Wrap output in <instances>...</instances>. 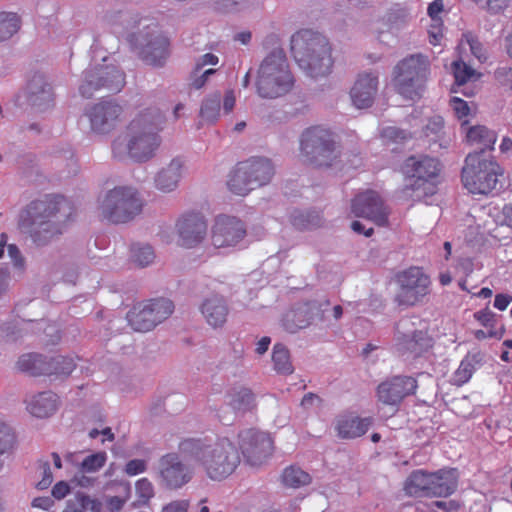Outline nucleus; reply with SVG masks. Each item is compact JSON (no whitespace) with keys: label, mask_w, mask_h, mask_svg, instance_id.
Segmentation results:
<instances>
[{"label":"nucleus","mask_w":512,"mask_h":512,"mask_svg":"<svg viewBox=\"0 0 512 512\" xmlns=\"http://www.w3.org/2000/svg\"><path fill=\"white\" fill-rule=\"evenodd\" d=\"M165 123L164 113L156 106L140 109L124 131L112 142L115 158H131L137 162L151 159L161 144L160 132Z\"/></svg>","instance_id":"obj_1"},{"label":"nucleus","mask_w":512,"mask_h":512,"mask_svg":"<svg viewBox=\"0 0 512 512\" xmlns=\"http://www.w3.org/2000/svg\"><path fill=\"white\" fill-rule=\"evenodd\" d=\"M72 214L69 202L60 196L31 203L22 210L18 228L37 245H45L63 232Z\"/></svg>","instance_id":"obj_2"},{"label":"nucleus","mask_w":512,"mask_h":512,"mask_svg":"<svg viewBox=\"0 0 512 512\" xmlns=\"http://www.w3.org/2000/svg\"><path fill=\"white\" fill-rule=\"evenodd\" d=\"M105 19L119 33L129 32L138 26V31L132 32L129 40L139 58L153 67H162L166 63L169 57V41L156 24L137 20L128 11L109 12Z\"/></svg>","instance_id":"obj_3"},{"label":"nucleus","mask_w":512,"mask_h":512,"mask_svg":"<svg viewBox=\"0 0 512 512\" xmlns=\"http://www.w3.org/2000/svg\"><path fill=\"white\" fill-rule=\"evenodd\" d=\"M179 449L213 481L227 479L240 464L239 451L227 438L210 442L196 439L185 440L181 442Z\"/></svg>","instance_id":"obj_4"},{"label":"nucleus","mask_w":512,"mask_h":512,"mask_svg":"<svg viewBox=\"0 0 512 512\" xmlns=\"http://www.w3.org/2000/svg\"><path fill=\"white\" fill-rule=\"evenodd\" d=\"M291 52L299 65L310 77L328 75L333 66L332 48L321 33L303 29L291 38Z\"/></svg>","instance_id":"obj_5"},{"label":"nucleus","mask_w":512,"mask_h":512,"mask_svg":"<svg viewBox=\"0 0 512 512\" xmlns=\"http://www.w3.org/2000/svg\"><path fill=\"white\" fill-rule=\"evenodd\" d=\"M293 77L282 51H273L261 63L256 81L257 94L261 98L275 99L288 93Z\"/></svg>","instance_id":"obj_6"},{"label":"nucleus","mask_w":512,"mask_h":512,"mask_svg":"<svg viewBox=\"0 0 512 512\" xmlns=\"http://www.w3.org/2000/svg\"><path fill=\"white\" fill-rule=\"evenodd\" d=\"M430 75V62L423 54H412L400 60L393 68V84L406 99L421 97Z\"/></svg>","instance_id":"obj_7"},{"label":"nucleus","mask_w":512,"mask_h":512,"mask_svg":"<svg viewBox=\"0 0 512 512\" xmlns=\"http://www.w3.org/2000/svg\"><path fill=\"white\" fill-rule=\"evenodd\" d=\"M143 201L138 191L129 186H118L108 190L98 200L100 216L115 224L127 223L139 215Z\"/></svg>","instance_id":"obj_8"},{"label":"nucleus","mask_w":512,"mask_h":512,"mask_svg":"<svg viewBox=\"0 0 512 512\" xmlns=\"http://www.w3.org/2000/svg\"><path fill=\"white\" fill-rule=\"evenodd\" d=\"M501 174V167L492 158L478 152L470 153L462 169V182L472 194H488L496 188Z\"/></svg>","instance_id":"obj_9"},{"label":"nucleus","mask_w":512,"mask_h":512,"mask_svg":"<svg viewBox=\"0 0 512 512\" xmlns=\"http://www.w3.org/2000/svg\"><path fill=\"white\" fill-rule=\"evenodd\" d=\"M404 173L408 177L407 189L411 196L420 200L436 192L439 182L440 164L437 159L428 156H411L404 164Z\"/></svg>","instance_id":"obj_10"},{"label":"nucleus","mask_w":512,"mask_h":512,"mask_svg":"<svg viewBox=\"0 0 512 512\" xmlns=\"http://www.w3.org/2000/svg\"><path fill=\"white\" fill-rule=\"evenodd\" d=\"M273 175L274 167L269 159L251 158L237 164L230 174L228 187L237 195H246L269 183Z\"/></svg>","instance_id":"obj_11"},{"label":"nucleus","mask_w":512,"mask_h":512,"mask_svg":"<svg viewBox=\"0 0 512 512\" xmlns=\"http://www.w3.org/2000/svg\"><path fill=\"white\" fill-rule=\"evenodd\" d=\"M300 148L310 161L319 166H329L340 156L336 136L323 126L304 130L300 138Z\"/></svg>","instance_id":"obj_12"},{"label":"nucleus","mask_w":512,"mask_h":512,"mask_svg":"<svg viewBox=\"0 0 512 512\" xmlns=\"http://www.w3.org/2000/svg\"><path fill=\"white\" fill-rule=\"evenodd\" d=\"M246 236V225L240 218L225 213L214 216L209 230V241L213 248L233 251L242 244Z\"/></svg>","instance_id":"obj_13"},{"label":"nucleus","mask_w":512,"mask_h":512,"mask_svg":"<svg viewBox=\"0 0 512 512\" xmlns=\"http://www.w3.org/2000/svg\"><path fill=\"white\" fill-rule=\"evenodd\" d=\"M125 84V75L122 70L113 64H95L89 66L84 72L79 92L83 97L90 98L100 90L119 92Z\"/></svg>","instance_id":"obj_14"},{"label":"nucleus","mask_w":512,"mask_h":512,"mask_svg":"<svg viewBox=\"0 0 512 512\" xmlns=\"http://www.w3.org/2000/svg\"><path fill=\"white\" fill-rule=\"evenodd\" d=\"M194 466L176 452L162 455L157 463V479L160 486L167 490H179L190 483L194 477Z\"/></svg>","instance_id":"obj_15"},{"label":"nucleus","mask_w":512,"mask_h":512,"mask_svg":"<svg viewBox=\"0 0 512 512\" xmlns=\"http://www.w3.org/2000/svg\"><path fill=\"white\" fill-rule=\"evenodd\" d=\"M173 310L174 305L169 299L151 300L134 305L127 314V320L135 331L146 332L167 319Z\"/></svg>","instance_id":"obj_16"},{"label":"nucleus","mask_w":512,"mask_h":512,"mask_svg":"<svg viewBox=\"0 0 512 512\" xmlns=\"http://www.w3.org/2000/svg\"><path fill=\"white\" fill-rule=\"evenodd\" d=\"M84 117L93 134L108 135L123 121L124 107L115 100L100 101L88 106Z\"/></svg>","instance_id":"obj_17"},{"label":"nucleus","mask_w":512,"mask_h":512,"mask_svg":"<svg viewBox=\"0 0 512 512\" xmlns=\"http://www.w3.org/2000/svg\"><path fill=\"white\" fill-rule=\"evenodd\" d=\"M399 290L396 300L400 305L413 306L429 293L430 279L418 267H411L397 276Z\"/></svg>","instance_id":"obj_18"},{"label":"nucleus","mask_w":512,"mask_h":512,"mask_svg":"<svg viewBox=\"0 0 512 512\" xmlns=\"http://www.w3.org/2000/svg\"><path fill=\"white\" fill-rule=\"evenodd\" d=\"M329 306L330 303L327 300L300 304L284 315L282 326L286 331L295 333L299 329L308 327L314 319L324 321L327 319L326 313L329 311Z\"/></svg>","instance_id":"obj_19"},{"label":"nucleus","mask_w":512,"mask_h":512,"mask_svg":"<svg viewBox=\"0 0 512 512\" xmlns=\"http://www.w3.org/2000/svg\"><path fill=\"white\" fill-rule=\"evenodd\" d=\"M238 437L239 447L250 465H261L272 454L273 442L267 433L248 429L240 432Z\"/></svg>","instance_id":"obj_20"},{"label":"nucleus","mask_w":512,"mask_h":512,"mask_svg":"<svg viewBox=\"0 0 512 512\" xmlns=\"http://www.w3.org/2000/svg\"><path fill=\"white\" fill-rule=\"evenodd\" d=\"M179 244L193 248L201 244L207 235V221L203 214L191 212L183 215L176 223Z\"/></svg>","instance_id":"obj_21"},{"label":"nucleus","mask_w":512,"mask_h":512,"mask_svg":"<svg viewBox=\"0 0 512 512\" xmlns=\"http://www.w3.org/2000/svg\"><path fill=\"white\" fill-rule=\"evenodd\" d=\"M351 211L356 217L369 219L379 226L387 223L388 211L380 196L374 191L357 195L352 201Z\"/></svg>","instance_id":"obj_22"},{"label":"nucleus","mask_w":512,"mask_h":512,"mask_svg":"<svg viewBox=\"0 0 512 512\" xmlns=\"http://www.w3.org/2000/svg\"><path fill=\"white\" fill-rule=\"evenodd\" d=\"M417 388L416 380L408 376H397L382 382L377 388L378 400L389 406H397L407 395Z\"/></svg>","instance_id":"obj_23"},{"label":"nucleus","mask_w":512,"mask_h":512,"mask_svg":"<svg viewBox=\"0 0 512 512\" xmlns=\"http://www.w3.org/2000/svg\"><path fill=\"white\" fill-rule=\"evenodd\" d=\"M25 97L28 105L39 112L51 108L54 104L52 86L41 74L33 75L28 81Z\"/></svg>","instance_id":"obj_24"},{"label":"nucleus","mask_w":512,"mask_h":512,"mask_svg":"<svg viewBox=\"0 0 512 512\" xmlns=\"http://www.w3.org/2000/svg\"><path fill=\"white\" fill-rule=\"evenodd\" d=\"M378 91V75L375 72L360 73L350 90V97L359 109L370 107Z\"/></svg>","instance_id":"obj_25"},{"label":"nucleus","mask_w":512,"mask_h":512,"mask_svg":"<svg viewBox=\"0 0 512 512\" xmlns=\"http://www.w3.org/2000/svg\"><path fill=\"white\" fill-rule=\"evenodd\" d=\"M200 312L210 327L214 329L221 328L227 322L229 306L223 296L211 294L203 299Z\"/></svg>","instance_id":"obj_26"},{"label":"nucleus","mask_w":512,"mask_h":512,"mask_svg":"<svg viewBox=\"0 0 512 512\" xmlns=\"http://www.w3.org/2000/svg\"><path fill=\"white\" fill-rule=\"evenodd\" d=\"M186 171V162L182 157H175L163 166L155 175V187L163 192L174 191Z\"/></svg>","instance_id":"obj_27"},{"label":"nucleus","mask_w":512,"mask_h":512,"mask_svg":"<svg viewBox=\"0 0 512 512\" xmlns=\"http://www.w3.org/2000/svg\"><path fill=\"white\" fill-rule=\"evenodd\" d=\"M429 484L432 489L430 497H448L453 494L458 486V473L456 469H441L436 472H428Z\"/></svg>","instance_id":"obj_28"},{"label":"nucleus","mask_w":512,"mask_h":512,"mask_svg":"<svg viewBox=\"0 0 512 512\" xmlns=\"http://www.w3.org/2000/svg\"><path fill=\"white\" fill-rule=\"evenodd\" d=\"M58 407V397L53 392H41L27 400V410L38 418L52 415Z\"/></svg>","instance_id":"obj_29"},{"label":"nucleus","mask_w":512,"mask_h":512,"mask_svg":"<svg viewBox=\"0 0 512 512\" xmlns=\"http://www.w3.org/2000/svg\"><path fill=\"white\" fill-rule=\"evenodd\" d=\"M371 420L352 415L341 416L336 421V430L341 438H355L366 433Z\"/></svg>","instance_id":"obj_30"},{"label":"nucleus","mask_w":512,"mask_h":512,"mask_svg":"<svg viewBox=\"0 0 512 512\" xmlns=\"http://www.w3.org/2000/svg\"><path fill=\"white\" fill-rule=\"evenodd\" d=\"M484 362V354L480 351L468 353L461 361L459 367L453 375V383L461 386L467 383L473 373L478 370Z\"/></svg>","instance_id":"obj_31"},{"label":"nucleus","mask_w":512,"mask_h":512,"mask_svg":"<svg viewBox=\"0 0 512 512\" xmlns=\"http://www.w3.org/2000/svg\"><path fill=\"white\" fill-rule=\"evenodd\" d=\"M464 132L466 134L467 142L475 149H479L483 152L494 148L497 136L494 131L487 127L476 125L468 129H464Z\"/></svg>","instance_id":"obj_32"},{"label":"nucleus","mask_w":512,"mask_h":512,"mask_svg":"<svg viewBox=\"0 0 512 512\" xmlns=\"http://www.w3.org/2000/svg\"><path fill=\"white\" fill-rule=\"evenodd\" d=\"M430 476L428 472L422 469L413 471L406 479L404 490L407 495L413 497H430L432 491Z\"/></svg>","instance_id":"obj_33"},{"label":"nucleus","mask_w":512,"mask_h":512,"mask_svg":"<svg viewBox=\"0 0 512 512\" xmlns=\"http://www.w3.org/2000/svg\"><path fill=\"white\" fill-rule=\"evenodd\" d=\"M289 222L297 230L308 231L322 226L323 219L315 211L292 210L289 213Z\"/></svg>","instance_id":"obj_34"},{"label":"nucleus","mask_w":512,"mask_h":512,"mask_svg":"<svg viewBox=\"0 0 512 512\" xmlns=\"http://www.w3.org/2000/svg\"><path fill=\"white\" fill-rule=\"evenodd\" d=\"M398 340L400 341L398 344L400 350L409 351L414 355L421 354L429 346L430 342L422 331L404 333Z\"/></svg>","instance_id":"obj_35"},{"label":"nucleus","mask_w":512,"mask_h":512,"mask_svg":"<svg viewBox=\"0 0 512 512\" xmlns=\"http://www.w3.org/2000/svg\"><path fill=\"white\" fill-rule=\"evenodd\" d=\"M48 361L49 360L44 358L42 355L29 353L22 355L19 358L17 367L21 371L29 373L33 376L46 375Z\"/></svg>","instance_id":"obj_36"},{"label":"nucleus","mask_w":512,"mask_h":512,"mask_svg":"<svg viewBox=\"0 0 512 512\" xmlns=\"http://www.w3.org/2000/svg\"><path fill=\"white\" fill-rule=\"evenodd\" d=\"M281 481L284 486L297 489L310 484L311 476L301 467L291 465L283 470Z\"/></svg>","instance_id":"obj_37"},{"label":"nucleus","mask_w":512,"mask_h":512,"mask_svg":"<svg viewBox=\"0 0 512 512\" xmlns=\"http://www.w3.org/2000/svg\"><path fill=\"white\" fill-rule=\"evenodd\" d=\"M221 99L222 96L219 92L207 95L200 107L201 118L210 123L216 122L221 115Z\"/></svg>","instance_id":"obj_38"},{"label":"nucleus","mask_w":512,"mask_h":512,"mask_svg":"<svg viewBox=\"0 0 512 512\" xmlns=\"http://www.w3.org/2000/svg\"><path fill=\"white\" fill-rule=\"evenodd\" d=\"M272 363L274 370L279 374L289 375L294 371L289 350L281 343H277L273 347Z\"/></svg>","instance_id":"obj_39"},{"label":"nucleus","mask_w":512,"mask_h":512,"mask_svg":"<svg viewBox=\"0 0 512 512\" xmlns=\"http://www.w3.org/2000/svg\"><path fill=\"white\" fill-rule=\"evenodd\" d=\"M228 404L238 411L249 410L254 404V395L250 389L238 387L233 389L228 395Z\"/></svg>","instance_id":"obj_40"},{"label":"nucleus","mask_w":512,"mask_h":512,"mask_svg":"<svg viewBox=\"0 0 512 512\" xmlns=\"http://www.w3.org/2000/svg\"><path fill=\"white\" fill-rule=\"evenodd\" d=\"M452 71L455 77V84L461 87L466 83L477 81L481 74L466 64L462 59L455 60L452 63Z\"/></svg>","instance_id":"obj_41"},{"label":"nucleus","mask_w":512,"mask_h":512,"mask_svg":"<svg viewBox=\"0 0 512 512\" xmlns=\"http://www.w3.org/2000/svg\"><path fill=\"white\" fill-rule=\"evenodd\" d=\"M73 358L65 356H55L49 359L47 366V374L49 376L66 377L75 369Z\"/></svg>","instance_id":"obj_42"},{"label":"nucleus","mask_w":512,"mask_h":512,"mask_svg":"<svg viewBox=\"0 0 512 512\" xmlns=\"http://www.w3.org/2000/svg\"><path fill=\"white\" fill-rule=\"evenodd\" d=\"M411 20L410 14L402 8L391 10L386 16V23L391 33H398L405 29Z\"/></svg>","instance_id":"obj_43"},{"label":"nucleus","mask_w":512,"mask_h":512,"mask_svg":"<svg viewBox=\"0 0 512 512\" xmlns=\"http://www.w3.org/2000/svg\"><path fill=\"white\" fill-rule=\"evenodd\" d=\"M20 28V19L13 12H0V41L13 36Z\"/></svg>","instance_id":"obj_44"},{"label":"nucleus","mask_w":512,"mask_h":512,"mask_svg":"<svg viewBox=\"0 0 512 512\" xmlns=\"http://www.w3.org/2000/svg\"><path fill=\"white\" fill-rule=\"evenodd\" d=\"M131 258L138 266L145 267L153 263L155 253L148 244H134L131 249Z\"/></svg>","instance_id":"obj_45"},{"label":"nucleus","mask_w":512,"mask_h":512,"mask_svg":"<svg viewBox=\"0 0 512 512\" xmlns=\"http://www.w3.org/2000/svg\"><path fill=\"white\" fill-rule=\"evenodd\" d=\"M465 50H469L471 54L481 62L487 59L485 49L472 34L464 35L459 44V51Z\"/></svg>","instance_id":"obj_46"},{"label":"nucleus","mask_w":512,"mask_h":512,"mask_svg":"<svg viewBox=\"0 0 512 512\" xmlns=\"http://www.w3.org/2000/svg\"><path fill=\"white\" fill-rule=\"evenodd\" d=\"M107 461L106 452H97L83 459L80 464L81 472L95 473L99 471Z\"/></svg>","instance_id":"obj_47"},{"label":"nucleus","mask_w":512,"mask_h":512,"mask_svg":"<svg viewBox=\"0 0 512 512\" xmlns=\"http://www.w3.org/2000/svg\"><path fill=\"white\" fill-rule=\"evenodd\" d=\"M8 256L15 271L14 275L19 278L22 277L26 268L25 259L15 244L8 245Z\"/></svg>","instance_id":"obj_48"},{"label":"nucleus","mask_w":512,"mask_h":512,"mask_svg":"<svg viewBox=\"0 0 512 512\" xmlns=\"http://www.w3.org/2000/svg\"><path fill=\"white\" fill-rule=\"evenodd\" d=\"M136 495L141 504L146 505L154 497V486L147 478L139 479L135 484Z\"/></svg>","instance_id":"obj_49"},{"label":"nucleus","mask_w":512,"mask_h":512,"mask_svg":"<svg viewBox=\"0 0 512 512\" xmlns=\"http://www.w3.org/2000/svg\"><path fill=\"white\" fill-rule=\"evenodd\" d=\"M450 103L457 118L463 120L462 126L464 127L468 122L467 117L472 114V108L466 101L458 97H453Z\"/></svg>","instance_id":"obj_50"},{"label":"nucleus","mask_w":512,"mask_h":512,"mask_svg":"<svg viewBox=\"0 0 512 512\" xmlns=\"http://www.w3.org/2000/svg\"><path fill=\"white\" fill-rule=\"evenodd\" d=\"M475 319L485 328H499L496 315L489 309L478 311L474 314Z\"/></svg>","instance_id":"obj_51"},{"label":"nucleus","mask_w":512,"mask_h":512,"mask_svg":"<svg viewBox=\"0 0 512 512\" xmlns=\"http://www.w3.org/2000/svg\"><path fill=\"white\" fill-rule=\"evenodd\" d=\"M216 70L213 68H209L206 70H201L200 72H196V69L194 70V73L191 77V87L195 89H201L205 86L210 76L215 74Z\"/></svg>","instance_id":"obj_52"},{"label":"nucleus","mask_w":512,"mask_h":512,"mask_svg":"<svg viewBox=\"0 0 512 512\" xmlns=\"http://www.w3.org/2000/svg\"><path fill=\"white\" fill-rule=\"evenodd\" d=\"M147 469V461L144 459H132L125 466V473L129 476H136L144 473Z\"/></svg>","instance_id":"obj_53"},{"label":"nucleus","mask_w":512,"mask_h":512,"mask_svg":"<svg viewBox=\"0 0 512 512\" xmlns=\"http://www.w3.org/2000/svg\"><path fill=\"white\" fill-rule=\"evenodd\" d=\"M504 334V327L502 325L499 328H486L485 330H476L474 332L475 338L478 340L486 338L500 339Z\"/></svg>","instance_id":"obj_54"},{"label":"nucleus","mask_w":512,"mask_h":512,"mask_svg":"<svg viewBox=\"0 0 512 512\" xmlns=\"http://www.w3.org/2000/svg\"><path fill=\"white\" fill-rule=\"evenodd\" d=\"M496 79L506 88L512 91V68L500 67L495 71Z\"/></svg>","instance_id":"obj_55"},{"label":"nucleus","mask_w":512,"mask_h":512,"mask_svg":"<svg viewBox=\"0 0 512 512\" xmlns=\"http://www.w3.org/2000/svg\"><path fill=\"white\" fill-rule=\"evenodd\" d=\"M443 23L442 21L431 22L428 34L430 43L433 45L440 44V41L443 37Z\"/></svg>","instance_id":"obj_56"},{"label":"nucleus","mask_w":512,"mask_h":512,"mask_svg":"<svg viewBox=\"0 0 512 512\" xmlns=\"http://www.w3.org/2000/svg\"><path fill=\"white\" fill-rule=\"evenodd\" d=\"M77 500L82 509L90 510L92 512H100L101 504L97 500L92 499L89 496L83 494H79L77 496Z\"/></svg>","instance_id":"obj_57"},{"label":"nucleus","mask_w":512,"mask_h":512,"mask_svg":"<svg viewBox=\"0 0 512 512\" xmlns=\"http://www.w3.org/2000/svg\"><path fill=\"white\" fill-rule=\"evenodd\" d=\"M381 136L384 139L391 140V141H402L407 138L406 133L398 129L396 127H386L382 130Z\"/></svg>","instance_id":"obj_58"},{"label":"nucleus","mask_w":512,"mask_h":512,"mask_svg":"<svg viewBox=\"0 0 512 512\" xmlns=\"http://www.w3.org/2000/svg\"><path fill=\"white\" fill-rule=\"evenodd\" d=\"M222 106L221 109L225 114H229L233 111L236 104V94L234 90L229 89L225 91L224 96L221 99Z\"/></svg>","instance_id":"obj_59"},{"label":"nucleus","mask_w":512,"mask_h":512,"mask_svg":"<svg viewBox=\"0 0 512 512\" xmlns=\"http://www.w3.org/2000/svg\"><path fill=\"white\" fill-rule=\"evenodd\" d=\"M218 62L219 58L215 54L206 53L197 59L195 63L196 72H200L207 65L215 66Z\"/></svg>","instance_id":"obj_60"},{"label":"nucleus","mask_w":512,"mask_h":512,"mask_svg":"<svg viewBox=\"0 0 512 512\" xmlns=\"http://www.w3.org/2000/svg\"><path fill=\"white\" fill-rule=\"evenodd\" d=\"M189 502L184 499L174 500L162 507L161 512H187Z\"/></svg>","instance_id":"obj_61"},{"label":"nucleus","mask_w":512,"mask_h":512,"mask_svg":"<svg viewBox=\"0 0 512 512\" xmlns=\"http://www.w3.org/2000/svg\"><path fill=\"white\" fill-rule=\"evenodd\" d=\"M443 0H434L428 6V15L431 18V22L442 21L441 14L443 12Z\"/></svg>","instance_id":"obj_62"},{"label":"nucleus","mask_w":512,"mask_h":512,"mask_svg":"<svg viewBox=\"0 0 512 512\" xmlns=\"http://www.w3.org/2000/svg\"><path fill=\"white\" fill-rule=\"evenodd\" d=\"M512 302V296L508 294H497L494 299V307L504 311Z\"/></svg>","instance_id":"obj_63"},{"label":"nucleus","mask_w":512,"mask_h":512,"mask_svg":"<svg viewBox=\"0 0 512 512\" xmlns=\"http://www.w3.org/2000/svg\"><path fill=\"white\" fill-rule=\"evenodd\" d=\"M271 344V338L268 336L261 337L256 343H255V353L259 356L264 355Z\"/></svg>","instance_id":"obj_64"}]
</instances>
